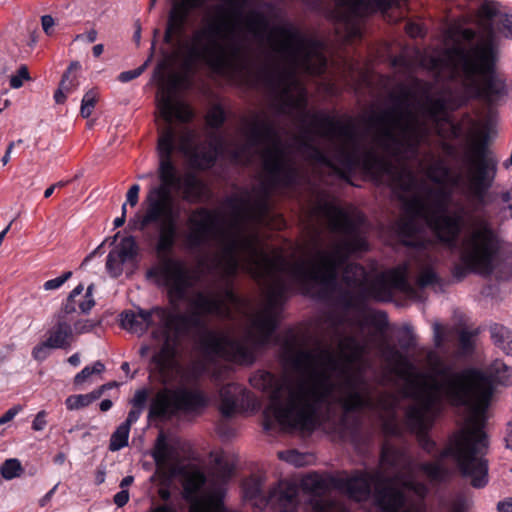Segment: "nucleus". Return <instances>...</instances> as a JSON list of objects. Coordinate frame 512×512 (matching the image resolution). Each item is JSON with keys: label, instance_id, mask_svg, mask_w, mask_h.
Segmentation results:
<instances>
[{"label": "nucleus", "instance_id": "obj_1", "mask_svg": "<svg viewBox=\"0 0 512 512\" xmlns=\"http://www.w3.org/2000/svg\"><path fill=\"white\" fill-rule=\"evenodd\" d=\"M206 0H171L163 40L173 48V55L181 60V72H172L165 79L160 77L162 93L157 108L164 127H174L193 118V111L175 97L176 91L186 86L189 76L198 63L215 72L242 71L251 63L253 49L248 39L251 35L259 44L266 41L281 61L265 62L258 77L268 90L271 110L286 115L296 125L298 132L292 143H285L278 128L277 116L268 111L253 113L243 121L242 132L246 144L235 153V160L250 164L259 155L262 164L261 185L264 197L274 190L291 188L302 181L297 163V138L301 133L300 107L306 109V91L297 77L298 71L321 74L327 59L324 45L300 31L293 23L283 22L270 28L268 17L252 9L242 15L247 0H221L210 5L201 18L200 25L190 33L187 25L194 10Z\"/></svg>", "mask_w": 512, "mask_h": 512}, {"label": "nucleus", "instance_id": "obj_2", "mask_svg": "<svg viewBox=\"0 0 512 512\" xmlns=\"http://www.w3.org/2000/svg\"><path fill=\"white\" fill-rule=\"evenodd\" d=\"M430 92V84L419 80L412 87L400 86L391 95V105L369 117L370 137L358 132L352 117L312 113L299 106L302 130L297 138V155L340 178L361 167L392 188L405 210L397 231L406 245L419 248V288L441 285L435 262L420 238L419 222L426 223L425 210L432 206L434 192L448 195L443 213L450 212L452 198L444 184L450 172L446 163L431 151L421 153L420 146L429 144L432 130L442 139L464 134L463 126L449 118L445 100L433 98Z\"/></svg>", "mask_w": 512, "mask_h": 512}, {"label": "nucleus", "instance_id": "obj_3", "mask_svg": "<svg viewBox=\"0 0 512 512\" xmlns=\"http://www.w3.org/2000/svg\"><path fill=\"white\" fill-rule=\"evenodd\" d=\"M408 272L403 264L370 284L362 266L347 264L342 274L347 290L340 294L339 302L353 314L328 319L329 334L338 342L340 358L329 347L289 346L286 360L293 372L280 378L269 372L251 377L252 386L269 394L268 409L284 429L312 431L320 417L330 418L335 405L345 414L363 409L389 413L394 408V395L366 379L371 362L364 355L377 349L389 365L403 371L409 368V360L387 342L385 314L367 311L365 301L369 297L389 300L393 291L413 296L415 289L407 279Z\"/></svg>", "mask_w": 512, "mask_h": 512}, {"label": "nucleus", "instance_id": "obj_4", "mask_svg": "<svg viewBox=\"0 0 512 512\" xmlns=\"http://www.w3.org/2000/svg\"><path fill=\"white\" fill-rule=\"evenodd\" d=\"M195 138V132L186 126L160 129L157 144L160 184L149 189L146 209L139 222L141 230L150 224H158L155 246L158 262L150 269L149 275L157 277L158 282L168 288L172 302L182 299L199 279L198 271L186 261L168 255L177 242L181 217L180 205L175 201L172 189L178 190L182 200L190 204L201 202L207 194V187L201 179L193 173L181 177L172 161L175 150L197 161Z\"/></svg>", "mask_w": 512, "mask_h": 512}, {"label": "nucleus", "instance_id": "obj_5", "mask_svg": "<svg viewBox=\"0 0 512 512\" xmlns=\"http://www.w3.org/2000/svg\"><path fill=\"white\" fill-rule=\"evenodd\" d=\"M465 177L457 175L454 184H463L469 205L457 202L449 213H443L448 195L438 190L432 194V206L426 211V224L438 240L449 248H457L460 263L453 275L458 280L473 272L490 275L500 249L485 207L491 202L489 189L497 172V161L482 143H474L464 157Z\"/></svg>", "mask_w": 512, "mask_h": 512}, {"label": "nucleus", "instance_id": "obj_6", "mask_svg": "<svg viewBox=\"0 0 512 512\" xmlns=\"http://www.w3.org/2000/svg\"><path fill=\"white\" fill-rule=\"evenodd\" d=\"M465 434H454L446 447L433 461L416 464L404 451L393 446L382 448L381 478L375 482L374 501L380 512H425L422 500L428 493L427 486L416 479L419 470L431 484H440L450 477L444 464L446 457L456 462L463 476L470 478L474 488H483L488 483V465L484 459L487 440L470 443Z\"/></svg>", "mask_w": 512, "mask_h": 512}, {"label": "nucleus", "instance_id": "obj_7", "mask_svg": "<svg viewBox=\"0 0 512 512\" xmlns=\"http://www.w3.org/2000/svg\"><path fill=\"white\" fill-rule=\"evenodd\" d=\"M409 368L401 370L396 365H390L394 371L409 382V389L413 399L406 411L407 426L417 434L419 445L429 454H433L436 444L427 435V430L432 426L434 419L441 409L443 400L455 406H464L467 409L464 427L456 434H465L470 437V443L478 440H486L481 425V410L485 403L487 392L482 390L478 402H475V394L471 389L475 385L481 386V378L476 374L467 372L455 374L439 382L438 378L429 372H416L409 361Z\"/></svg>", "mask_w": 512, "mask_h": 512}, {"label": "nucleus", "instance_id": "obj_8", "mask_svg": "<svg viewBox=\"0 0 512 512\" xmlns=\"http://www.w3.org/2000/svg\"><path fill=\"white\" fill-rule=\"evenodd\" d=\"M501 15L496 3L483 4L478 11L483 35L469 49L455 46L432 58V69L437 76L459 80L471 93L488 102L495 101L503 86L493 76L498 47L492 26L494 21H499Z\"/></svg>", "mask_w": 512, "mask_h": 512}, {"label": "nucleus", "instance_id": "obj_9", "mask_svg": "<svg viewBox=\"0 0 512 512\" xmlns=\"http://www.w3.org/2000/svg\"><path fill=\"white\" fill-rule=\"evenodd\" d=\"M425 365L429 373L438 378L439 382H444L446 378L455 375L471 372L481 378V386L475 385L471 390V393L475 394V402H478V395L484 390L488 393L485 399V403L482 405L481 410V425L484 427L485 424V411L489 405L490 398L493 393L492 382L499 384H508L512 382V369L502 361H494L488 369L487 375L474 369H467L461 372H452L451 367L443 360V358L433 350H429L425 356Z\"/></svg>", "mask_w": 512, "mask_h": 512}, {"label": "nucleus", "instance_id": "obj_10", "mask_svg": "<svg viewBox=\"0 0 512 512\" xmlns=\"http://www.w3.org/2000/svg\"><path fill=\"white\" fill-rule=\"evenodd\" d=\"M338 24L336 31L345 41L361 36V18L371 10V0H336Z\"/></svg>", "mask_w": 512, "mask_h": 512}, {"label": "nucleus", "instance_id": "obj_11", "mask_svg": "<svg viewBox=\"0 0 512 512\" xmlns=\"http://www.w3.org/2000/svg\"><path fill=\"white\" fill-rule=\"evenodd\" d=\"M138 251V246L134 237L129 236L121 240V242L112 249L106 262V268L112 277H118L123 272V264L133 260Z\"/></svg>", "mask_w": 512, "mask_h": 512}, {"label": "nucleus", "instance_id": "obj_12", "mask_svg": "<svg viewBox=\"0 0 512 512\" xmlns=\"http://www.w3.org/2000/svg\"><path fill=\"white\" fill-rule=\"evenodd\" d=\"M183 448L180 440L168 442L164 432H160L152 452V457L158 467H165L169 463L180 461L179 450Z\"/></svg>", "mask_w": 512, "mask_h": 512}, {"label": "nucleus", "instance_id": "obj_13", "mask_svg": "<svg viewBox=\"0 0 512 512\" xmlns=\"http://www.w3.org/2000/svg\"><path fill=\"white\" fill-rule=\"evenodd\" d=\"M269 501L276 512H294L298 505V488L294 484L280 483L270 491Z\"/></svg>", "mask_w": 512, "mask_h": 512}, {"label": "nucleus", "instance_id": "obj_14", "mask_svg": "<svg viewBox=\"0 0 512 512\" xmlns=\"http://www.w3.org/2000/svg\"><path fill=\"white\" fill-rule=\"evenodd\" d=\"M47 344L53 349H66L73 339L71 324H62L55 321L54 326L47 332Z\"/></svg>", "mask_w": 512, "mask_h": 512}, {"label": "nucleus", "instance_id": "obj_15", "mask_svg": "<svg viewBox=\"0 0 512 512\" xmlns=\"http://www.w3.org/2000/svg\"><path fill=\"white\" fill-rule=\"evenodd\" d=\"M243 392L242 386L235 383L227 384L220 389V411L223 416L231 417L234 414L238 399Z\"/></svg>", "mask_w": 512, "mask_h": 512}, {"label": "nucleus", "instance_id": "obj_16", "mask_svg": "<svg viewBox=\"0 0 512 512\" xmlns=\"http://www.w3.org/2000/svg\"><path fill=\"white\" fill-rule=\"evenodd\" d=\"M84 290L82 284L76 286L69 296L66 299V302L61 307V309L55 314L54 319L56 322L62 324H71L74 318V314L77 312L76 310V297L80 296Z\"/></svg>", "mask_w": 512, "mask_h": 512}, {"label": "nucleus", "instance_id": "obj_17", "mask_svg": "<svg viewBox=\"0 0 512 512\" xmlns=\"http://www.w3.org/2000/svg\"><path fill=\"white\" fill-rule=\"evenodd\" d=\"M312 215L328 221L330 231L337 234V205L332 200L320 199L312 210Z\"/></svg>", "mask_w": 512, "mask_h": 512}, {"label": "nucleus", "instance_id": "obj_18", "mask_svg": "<svg viewBox=\"0 0 512 512\" xmlns=\"http://www.w3.org/2000/svg\"><path fill=\"white\" fill-rule=\"evenodd\" d=\"M244 497L248 500L254 501L253 505L264 508L271 505L270 494L265 497L262 495V485L259 479L252 478L244 482L243 485Z\"/></svg>", "mask_w": 512, "mask_h": 512}, {"label": "nucleus", "instance_id": "obj_19", "mask_svg": "<svg viewBox=\"0 0 512 512\" xmlns=\"http://www.w3.org/2000/svg\"><path fill=\"white\" fill-rule=\"evenodd\" d=\"M491 338L494 344L506 354H512V331L508 328L494 324L490 327Z\"/></svg>", "mask_w": 512, "mask_h": 512}, {"label": "nucleus", "instance_id": "obj_20", "mask_svg": "<svg viewBox=\"0 0 512 512\" xmlns=\"http://www.w3.org/2000/svg\"><path fill=\"white\" fill-rule=\"evenodd\" d=\"M106 386L103 385L97 390L88 394L71 395L65 400V405L68 410H78L89 406L92 402L99 399L105 390Z\"/></svg>", "mask_w": 512, "mask_h": 512}, {"label": "nucleus", "instance_id": "obj_21", "mask_svg": "<svg viewBox=\"0 0 512 512\" xmlns=\"http://www.w3.org/2000/svg\"><path fill=\"white\" fill-rule=\"evenodd\" d=\"M221 509L220 499L217 496L208 495L192 502L188 512H221Z\"/></svg>", "mask_w": 512, "mask_h": 512}, {"label": "nucleus", "instance_id": "obj_22", "mask_svg": "<svg viewBox=\"0 0 512 512\" xmlns=\"http://www.w3.org/2000/svg\"><path fill=\"white\" fill-rule=\"evenodd\" d=\"M130 428L121 424L114 431L110 438L109 449L111 451H118L128 444Z\"/></svg>", "mask_w": 512, "mask_h": 512}, {"label": "nucleus", "instance_id": "obj_23", "mask_svg": "<svg viewBox=\"0 0 512 512\" xmlns=\"http://www.w3.org/2000/svg\"><path fill=\"white\" fill-rule=\"evenodd\" d=\"M0 472L3 478L11 480L19 477L23 472V468L18 459L11 458L4 461L1 465Z\"/></svg>", "mask_w": 512, "mask_h": 512}, {"label": "nucleus", "instance_id": "obj_24", "mask_svg": "<svg viewBox=\"0 0 512 512\" xmlns=\"http://www.w3.org/2000/svg\"><path fill=\"white\" fill-rule=\"evenodd\" d=\"M99 100V94L95 89H91L85 93L81 101L80 114L83 118H88Z\"/></svg>", "mask_w": 512, "mask_h": 512}, {"label": "nucleus", "instance_id": "obj_25", "mask_svg": "<svg viewBox=\"0 0 512 512\" xmlns=\"http://www.w3.org/2000/svg\"><path fill=\"white\" fill-rule=\"evenodd\" d=\"M105 369V366L102 362L96 361L92 367H85L80 373H78L74 378V383L76 385H80L85 382L92 374L101 373Z\"/></svg>", "mask_w": 512, "mask_h": 512}, {"label": "nucleus", "instance_id": "obj_26", "mask_svg": "<svg viewBox=\"0 0 512 512\" xmlns=\"http://www.w3.org/2000/svg\"><path fill=\"white\" fill-rule=\"evenodd\" d=\"M225 120L224 110L216 105L213 106L207 114V123L213 128H219Z\"/></svg>", "mask_w": 512, "mask_h": 512}, {"label": "nucleus", "instance_id": "obj_27", "mask_svg": "<svg viewBox=\"0 0 512 512\" xmlns=\"http://www.w3.org/2000/svg\"><path fill=\"white\" fill-rule=\"evenodd\" d=\"M30 74L26 65H21L16 75L10 77V86L13 89H19L23 86V81H29Z\"/></svg>", "mask_w": 512, "mask_h": 512}, {"label": "nucleus", "instance_id": "obj_28", "mask_svg": "<svg viewBox=\"0 0 512 512\" xmlns=\"http://www.w3.org/2000/svg\"><path fill=\"white\" fill-rule=\"evenodd\" d=\"M278 456L294 466L300 467L304 465V456L295 450L279 452Z\"/></svg>", "mask_w": 512, "mask_h": 512}, {"label": "nucleus", "instance_id": "obj_29", "mask_svg": "<svg viewBox=\"0 0 512 512\" xmlns=\"http://www.w3.org/2000/svg\"><path fill=\"white\" fill-rule=\"evenodd\" d=\"M233 467L228 463L217 462L215 467V476L217 478V482L223 483L226 482L232 475Z\"/></svg>", "mask_w": 512, "mask_h": 512}, {"label": "nucleus", "instance_id": "obj_30", "mask_svg": "<svg viewBox=\"0 0 512 512\" xmlns=\"http://www.w3.org/2000/svg\"><path fill=\"white\" fill-rule=\"evenodd\" d=\"M206 478L201 472H193L187 479V488L193 492L198 491L204 484Z\"/></svg>", "mask_w": 512, "mask_h": 512}, {"label": "nucleus", "instance_id": "obj_31", "mask_svg": "<svg viewBox=\"0 0 512 512\" xmlns=\"http://www.w3.org/2000/svg\"><path fill=\"white\" fill-rule=\"evenodd\" d=\"M472 505V500L462 496L458 495L456 498L452 501L450 512H465L467 509H469Z\"/></svg>", "mask_w": 512, "mask_h": 512}, {"label": "nucleus", "instance_id": "obj_32", "mask_svg": "<svg viewBox=\"0 0 512 512\" xmlns=\"http://www.w3.org/2000/svg\"><path fill=\"white\" fill-rule=\"evenodd\" d=\"M72 276V272L71 271H67L65 272L63 275L57 277V278H54V279H51V280H48L44 283L43 287L45 290L49 291V290H55V289H58L59 287H61L70 277Z\"/></svg>", "mask_w": 512, "mask_h": 512}, {"label": "nucleus", "instance_id": "obj_33", "mask_svg": "<svg viewBox=\"0 0 512 512\" xmlns=\"http://www.w3.org/2000/svg\"><path fill=\"white\" fill-rule=\"evenodd\" d=\"M78 80L76 76H68V73H64L59 83V87L64 90L66 94L71 93L78 86Z\"/></svg>", "mask_w": 512, "mask_h": 512}, {"label": "nucleus", "instance_id": "obj_34", "mask_svg": "<svg viewBox=\"0 0 512 512\" xmlns=\"http://www.w3.org/2000/svg\"><path fill=\"white\" fill-rule=\"evenodd\" d=\"M398 341L401 348L406 350L414 346L415 337L413 335L412 329L410 327H405Z\"/></svg>", "mask_w": 512, "mask_h": 512}, {"label": "nucleus", "instance_id": "obj_35", "mask_svg": "<svg viewBox=\"0 0 512 512\" xmlns=\"http://www.w3.org/2000/svg\"><path fill=\"white\" fill-rule=\"evenodd\" d=\"M93 289H94V285L93 284L89 285L87 288L86 294L84 296L85 300L78 304L82 313H88L92 309V307L95 305V301L92 297Z\"/></svg>", "mask_w": 512, "mask_h": 512}, {"label": "nucleus", "instance_id": "obj_36", "mask_svg": "<svg viewBox=\"0 0 512 512\" xmlns=\"http://www.w3.org/2000/svg\"><path fill=\"white\" fill-rule=\"evenodd\" d=\"M460 347L464 352H469L473 347V333L463 330L459 335Z\"/></svg>", "mask_w": 512, "mask_h": 512}, {"label": "nucleus", "instance_id": "obj_37", "mask_svg": "<svg viewBox=\"0 0 512 512\" xmlns=\"http://www.w3.org/2000/svg\"><path fill=\"white\" fill-rule=\"evenodd\" d=\"M49 349L52 348L47 344V341H44L33 348L32 355L36 360L42 361L47 358Z\"/></svg>", "mask_w": 512, "mask_h": 512}, {"label": "nucleus", "instance_id": "obj_38", "mask_svg": "<svg viewBox=\"0 0 512 512\" xmlns=\"http://www.w3.org/2000/svg\"><path fill=\"white\" fill-rule=\"evenodd\" d=\"M144 69H145V65H142L134 70L124 71L119 74L118 79L121 82L131 81V80L137 78L138 76H140L142 74V72L144 71Z\"/></svg>", "mask_w": 512, "mask_h": 512}, {"label": "nucleus", "instance_id": "obj_39", "mask_svg": "<svg viewBox=\"0 0 512 512\" xmlns=\"http://www.w3.org/2000/svg\"><path fill=\"white\" fill-rule=\"evenodd\" d=\"M433 340L436 348H440L444 342L443 327L440 323L435 322L433 324Z\"/></svg>", "mask_w": 512, "mask_h": 512}, {"label": "nucleus", "instance_id": "obj_40", "mask_svg": "<svg viewBox=\"0 0 512 512\" xmlns=\"http://www.w3.org/2000/svg\"><path fill=\"white\" fill-rule=\"evenodd\" d=\"M147 397H148V393L146 390L143 389V390L136 391V393L131 401L133 407L143 409L144 405L146 403Z\"/></svg>", "mask_w": 512, "mask_h": 512}, {"label": "nucleus", "instance_id": "obj_41", "mask_svg": "<svg viewBox=\"0 0 512 512\" xmlns=\"http://www.w3.org/2000/svg\"><path fill=\"white\" fill-rule=\"evenodd\" d=\"M46 412L44 410L37 413L33 422L32 429L35 431H42L46 427Z\"/></svg>", "mask_w": 512, "mask_h": 512}, {"label": "nucleus", "instance_id": "obj_42", "mask_svg": "<svg viewBox=\"0 0 512 512\" xmlns=\"http://www.w3.org/2000/svg\"><path fill=\"white\" fill-rule=\"evenodd\" d=\"M139 191L140 186L138 184H134L129 188L127 192V203H129L132 207L136 206V204L138 203Z\"/></svg>", "mask_w": 512, "mask_h": 512}, {"label": "nucleus", "instance_id": "obj_43", "mask_svg": "<svg viewBox=\"0 0 512 512\" xmlns=\"http://www.w3.org/2000/svg\"><path fill=\"white\" fill-rule=\"evenodd\" d=\"M41 24H42L43 31L47 35H51L53 33V26L55 25V20L51 15L42 16Z\"/></svg>", "mask_w": 512, "mask_h": 512}, {"label": "nucleus", "instance_id": "obj_44", "mask_svg": "<svg viewBox=\"0 0 512 512\" xmlns=\"http://www.w3.org/2000/svg\"><path fill=\"white\" fill-rule=\"evenodd\" d=\"M21 411L20 406H13L9 410H7L1 417H0V425L6 424L13 420V418Z\"/></svg>", "mask_w": 512, "mask_h": 512}, {"label": "nucleus", "instance_id": "obj_45", "mask_svg": "<svg viewBox=\"0 0 512 512\" xmlns=\"http://www.w3.org/2000/svg\"><path fill=\"white\" fill-rule=\"evenodd\" d=\"M406 0H377L378 5L383 9L387 10L393 7L401 8L405 4Z\"/></svg>", "mask_w": 512, "mask_h": 512}, {"label": "nucleus", "instance_id": "obj_46", "mask_svg": "<svg viewBox=\"0 0 512 512\" xmlns=\"http://www.w3.org/2000/svg\"><path fill=\"white\" fill-rule=\"evenodd\" d=\"M142 410L143 409H141V408L133 407V409L128 413L126 421L123 422L122 424H124V425H126L127 427L130 428L131 425L133 423H135L139 419V417H140V415L142 413Z\"/></svg>", "mask_w": 512, "mask_h": 512}, {"label": "nucleus", "instance_id": "obj_47", "mask_svg": "<svg viewBox=\"0 0 512 512\" xmlns=\"http://www.w3.org/2000/svg\"><path fill=\"white\" fill-rule=\"evenodd\" d=\"M314 507L318 512H327V508L330 509V512H341L339 508L332 507L329 503H326L321 499H317L314 502Z\"/></svg>", "mask_w": 512, "mask_h": 512}, {"label": "nucleus", "instance_id": "obj_48", "mask_svg": "<svg viewBox=\"0 0 512 512\" xmlns=\"http://www.w3.org/2000/svg\"><path fill=\"white\" fill-rule=\"evenodd\" d=\"M129 501V492L127 490H121L114 496V503L118 507H123Z\"/></svg>", "mask_w": 512, "mask_h": 512}, {"label": "nucleus", "instance_id": "obj_49", "mask_svg": "<svg viewBox=\"0 0 512 512\" xmlns=\"http://www.w3.org/2000/svg\"><path fill=\"white\" fill-rule=\"evenodd\" d=\"M93 325L89 321H77L74 323V329L77 333L89 332Z\"/></svg>", "mask_w": 512, "mask_h": 512}, {"label": "nucleus", "instance_id": "obj_50", "mask_svg": "<svg viewBox=\"0 0 512 512\" xmlns=\"http://www.w3.org/2000/svg\"><path fill=\"white\" fill-rule=\"evenodd\" d=\"M499 22H501L503 28L512 35V16L502 14L500 16Z\"/></svg>", "mask_w": 512, "mask_h": 512}, {"label": "nucleus", "instance_id": "obj_51", "mask_svg": "<svg viewBox=\"0 0 512 512\" xmlns=\"http://www.w3.org/2000/svg\"><path fill=\"white\" fill-rule=\"evenodd\" d=\"M148 512H177V509L170 504H159L152 507Z\"/></svg>", "mask_w": 512, "mask_h": 512}, {"label": "nucleus", "instance_id": "obj_52", "mask_svg": "<svg viewBox=\"0 0 512 512\" xmlns=\"http://www.w3.org/2000/svg\"><path fill=\"white\" fill-rule=\"evenodd\" d=\"M499 512H512V499L498 503Z\"/></svg>", "mask_w": 512, "mask_h": 512}, {"label": "nucleus", "instance_id": "obj_53", "mask_svg": "<svg viewBox=\"0 0 512 512\" xmlns=\"http://www.w3.org/2000/svg\"><path fill=\"white\" fill-rule=\"evenodd\" d=\"M126 220V203L122 205V214L114 220L115 227H121L124 225Z\"/></svg>", "mask_w": 512, "mask_h": 512}, {"label": "nucleus", "instance_id": "obj_54", "mask_svg": "<svg viewBox=\"0 0 512 512\" xmlns=\"http://www.w3.org/2000/svg\"><path fill=\"white\" fill-rule=\"evenodd\" d=\"M66 95L67 94L64 92V90H62L60 87H58V89L54 93V99H55L56 103H58V104L64 103L66 100Z\"/></svg>", "mask_w": 512, "mask_h": 512}, {"label": "nucleus", "instance_id": "obj_55", "mask_svg": "<svg viewBox=\"0 0 512 512\" xmlns=\"http://www.w3.org/2000/svg\"><path fill=\"white\" fill-rule=\"evenodd\" d=\"M442 149L448 156H454L457 152L456 148L453 145L445 142L442 144Z\"/></svg>", "mask_w": 512, "mask_h": 512}, {"label": "nucleus", "instance_id": "obj_56", "mask_svg": "<svg viewBox=\"0 0 512 512\" xmlns=\"http://www.w3.org/2000/svg\"><path fill=\"white\" fill-rule=\"evenodd\" d=\"M406 29H407V32L413 36V37H416L420 34V28L418 25L416 24H408L406 26Z\"/></svg>", "mask_w": 512, "mask_h": 512}, {"label": "nucleus", "instance_id": "obj_57", "mask_svg": "<svg viewBox=\"0 0 512 512\" xmlns=\"http://www.w3.org/2000/svg\"><path fill=\"white\" fill-rule=\"evenodd\" d=\"M506 447L512 450V423L509 424L507 435L505 437Z\"/></svg>", "mask_w": 512, "mask_h": 512}, {"label": "nucleus", "instance_id": "obj_58", "mask_svg": "<svg viewBox=\"0 0 512 512\" xmlns=\"http://www.w3.org/2000/svg\"><path fill=\"white\" fill-rule=\"evenodd\" d=\"M56 487H57V486H55L54 488H52V489H51V490H50V491H49V492H48V493H47V494H46V495H45V496L40 500V502H39V503H40V506H42V507H43V506H45V505H46V503H47V502H49V501H50V499H51V497H52L53 493H54V492H55V490H56Z\"/></svg>", "mask_w": 512, "mask_h": 512}, {"label": "nucleus", "instance_id": "obj_59", "mask_svg": "<svg viewBox=\"0 0 512 512\" xmlns=\"http://www.w3.org/2000/svg\"><path fill=\"white\" fill-rule=\"evenodd\" d=\"M158 494H159V497L163 501H168L170 499V497H171L170 491L168 489H165V488L159 489Z\"/></svg>", "mask_w": 512, "mask_h": 512}, {"label": "nucleus", "instance_id": "obj_60", "mask_svg": "<svg viewBox=\"0 0 512 512\" xmlns=\"http://www.w3.org/2000/svg\"><path fill=\"white\" fill-rule=\"evenodd\" d=\"M80 68V63L78 61H72L64 73H68L70 76L71 72L76 71Z\"/></svg>", "mask_w": 512, "mask_h": 512}, {"label": "nucleus", "instance_id": "obj_61", "mask_svg": "<svg viewBox=\"0 0 512 512\" xmlns=\"http://www.w3.org/2000/svg\"><path fill=\"white\" fill-rule=\"evenodd\" d=\"M112 407V401L109 399H105L100 403L101 411H108Z\"/></svg>", "mask_w": 512, "mask_h": 512}, {"label": "nucleus", "instance_id": "obj_62", "mask_svg": "<svg viewBox=\"0 0 512 512\" xmlns=\"http://www.w3.org/2000/svg\"><path fill=\"white\" fill-rule=\"evenodd\" d=\"M86 38H87L88 42H90V43L94 42L97 38V31L94 29L89 30L86 33Z\"/></svg>", "mask_w": 512, "mask_h": 512}, {"label": "nucleus", "instance_id": "obj_63", "mask_svg": "<svg viewBox=\"0 0 512 512\" xmlns=\"http://www.w3.org/2000/svg\"><path fill=\"white\" fill-rule=\"evenodd\" d=\"M92 51L95 57H99L104 51V46L102 44H97L93 47Z\"/></svg>", "mask_w": 512, "mask_h": 512}, {"label": "nucleus", "instance_id": "obj_64", "mask_svg": "<svg viewBox=\"0 0 512 512\" xmlns=\"http://www.w3.org/2000/svg\"><path fill=\"white\" fill-rule=\"evenodd\" d=\"M68 362L73 365V366H77L79 363H80V357H79V354H73L72 356H70L68 358Z\"/></svg>", "mask_w": 512, "mask_h": 512}]
</instances>
